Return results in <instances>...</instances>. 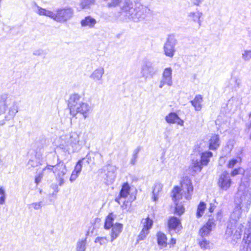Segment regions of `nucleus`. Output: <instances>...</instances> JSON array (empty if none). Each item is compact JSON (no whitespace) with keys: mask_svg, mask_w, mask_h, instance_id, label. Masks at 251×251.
<instances>
[{"mask_svg":"<svg viewBox=\"0 0 251 251\" xmlns=\"http://www.w3.org/2000/svg\"><path fill=\"white\" fill-rule=\"evenodd\" d=\"M27 165L29 168L30 167H34L37 165V163L33 160H30L27 163Z\"/></svg>","mask_w":251,"mask_h":251,"instance_id":"obj_49","label":"nucleus"},{"mask_svg":"<svg viewBox=\"0 0 251 251\" xmlns=\"http://www.w3.org/2000/svg\"><path fill=\"white\" fill-rule=\"evenodd\" d=\"M232 181L227 171L223 172L220 176L218 184L223 190H227L231 186Z\"/></svg>","mask_w":251,"mask_h":251,"instance_id":"obj_14","label":"nucleus"},{"mask_svg":"<svg viewBox=\"0 0 251 251\" xmlns=\"http://www.w3.org/2000/svg\"><path fill=\"white\" fill-rule=\"evenodd\" d=\"M177 44V40L174 36H168L166 42L164 44L163 50L166 56L172 58L176 52L175 47Z\"/></svg>","mask_w":251,"mask_h":251,"instance_id":"obj_12","label":"nucleus"},{"mask_svg":"<svg viewBox=\"0 0 251 251\" xmlns=\"http://www.w3.org/2000/svg\"><path fill=\"white\" fill-rule=\"evenodd\" d=\"M68 106L71 115L74 117L77 114H80L86 119L92 110L91 104L84 101L78 94H73L70 96Z\"/></svg>","mask_w":251,"mask_h":251,"instance_id":"obj_3","label":"nucleus"},{"mask_svg":"<svg viewBox=\"0 0 251 251\" xmlns=\"http://www.w3.org/2000/svg\"><path fill=\"white\" fill-rule=\"evenodd\" d=\"M238 162L237 159H233L229 161L228 163L227 167L229 168H232L234 167L235 165Z\"/></svg>","mask_w":251,"mask_h":251,"instance_id":"obj_44","label":"nucleus"},{"mask_svg":"<svg viewBox=\"0 0 251 251\" xmlns=\"http://www.w3.org/2000/svg\"><path fill=\"white\" fill-rule=\"evenodd\" d=\"M168 226L170 230H174L176 232L179 231L181 228L179 219L175 217H171L168 221Z\"/></svg>","mask_w":251,"mask_h":251,"instance_id":"obj_18","label":"nucleus"},{"mask_svg":"<svg viewBox=\"0 0 251 251\" xmlns=\"http://www.w3.org/2000/svg\"><path fill=\"white\" fill-rule=\"evenodd\" d=\"M0 195L5 196V190L2 187H0Z\"/></svg>","mask_w":251,"mask_h":251,"instance_id":"obj_54","label":"nucleus"},{"mask_svg":"<svg viewBox=\"0 0 251 251\" xmlns=\"http://www.w3.org/2000/svg\"><path fill=\"white\" fill-rule=\"evenodd\" d=\"M202 15V13L201 12L197 11L195 12H190L188 15V17L190 20H191L195 22H197L199 24V26L200 27L201 23L200 18Z\"/></svg>","mask_w":251,"mask_h":251,"instance_id":"obj_27","label":"nucleus"},{"mask_svg":"<svg viewBox=\"0 0 251 251\" xmlns=\"http://www.w3.org/2000/svg\"><path fill=\"white\" fill-rule=\"evenodd\" d=\"M149 231L146 230V228H142V230L140 232L139 235L137 237V241L144 240L149 234Z\"/></svg>","mask_w":251,"mask_h":251,"instance_id":"obj_35","label":"nucleus"},{"mask_svg":"<svg viewBox=\"0 0 251 251\" xmlns=\"http://www.w3.org/2000/svg\"><path fill=\"white\" fill-rule=\"evenodd\" d=\"M206 208V204L204 202L201 201L199 204L196 213L197 217H201L204 213V211Z\"/></svg>","mask_w":251,"mask_h":251,"instance_id":"obj_31","label":"nucleus"},{"mask_svg":"<svg viewBox=\"0 0 251 251\" xmlns=\"http://www.w3.org/2000/svg\"><path fill=\"white\" fill-rule=\"evenodd\" d=\"M53 165L47 164L42 170V173L45 176H48L51 172H53Z\"/></svg>","mask_w":251,"mask_h":251,"instance_id":"obj_36","label":"nucleus"},{"mask_svg":"<svg viewBox=\"0 0 251 251\" xmlns=\"http://www.w3.org/2000/svg\"><path fill=\"white\" fill-rule=\"evenodd\" d=\"M158 70L154 67L152 61L145 58L141 66L140 74L143 77L147 79L148 77H153L158 73Z\"/></svg>","mask_w":251,"mask_h":251,"instance_id":"obj_10","label":"nucleus"},{"mask_svg":"<svg viewBox=\"0 0 251 251\" xmlns=\"http://www.w3.org/2000/svg\"><path fill=\"white\" fill-rule=\"evenodd\" d=\"M220 141L218 135H213L209 141V148L211 150H216L220 146Z\"/></svg>","mask_w":251,"mask_h":251,"instance_id":"obj_24","label":"nucleus"},{"mask_svg":"<svg viewBox=\"0 0 251 251\" xmlns=\"http://www.w3.org/2000/svg\"><path fill=\"white\" fill-rule=\"evenodd\" d=\"M5 201V196H1L0 197V204H3Z\"/></svg>","mask_w":251,"mask_h":251,"instance_id":"obj_52","label":"nucleus"},{"mask_svg":"<svg viewBox=\"0 0 251 251\" xmlns=\"http://www.w3.org/2000/svg\"><path fill=\"white\" fill-rule=\"evenodd\" d=\"M107 172L106 174V179L109 183H113L116 177L118 168L115 165H108L107 166Z\"/></svg>","mask_w":251,"mask_h":251,"instance_id":"obj_16","label":"nucleus"},{"mask_svg":"<svg viewBox=\"0 0 251 251\" xmlns=\"http://www.w3.org/2000/svg\"><path fill=\"white\" fill-rule=\"evenodd\" d=\"M82 163H83V159H80L77 162L76 165L75 167L74 171L75 172H77L79 173H80L82 169Z\"/></svg>","mask_w":251,"mask_h":251,"instance_id":"obj_40","label":"nucleus"},{"mask_svg":"<svg viewBox=\"0 0 251 251\" xmlns=\"http://www.w3.org/2000/svg\"><path fill=\"white\" fill-rule=\"evenodd\" d=\"M192 2L196 5H199L203 0H191Z\"/></svg>","mask_w":251,"mask_h":251,"instance_id":"obj_51","label":"nucleus"},{"mask_svg":"<svg viewBox=\"0 0 251 251\" xmlns=\"http://www.w3.org/2000/svg\"><path fill=\"white\" fill-rule=\"evenodd\" d=\"M82 144L80 135L76 132H72L60 137V148L69 153L79 151L82 148Z\"/></svg>","mask_w":251,"mask_h":251,"instance_id":"obj_8","label":"nucleus"},{"mask_svg":"<svg viewBox=\"0 0 251 251\" xmlns=\"http://www.w3.org/2000/svg\"><path fill=\"white\" fill-rule=\"evenodd\" d=\"M104 74V69L102 67H100L92 73L90 75V78L95 81H100Z\"/></svg>","mask_w":251,"mask_h":251,"instance_id":"obj_19","label":"nucleus"},{"mask_svg":"<svg viewBox=\"0 0 251 251\" xmlns=\"http://www.w3.org/2000/svg\"><path fill=\"white\" fill-rule=\"evenodd\" d=\"M202 102V97L201 95H197L194 99L191 101L192 105L195 108L196 111H200L202 108L201 103Z\"/></svg>","mask_w":251,"mask_h":251,"instance_id":"obj_25","label":"nucleus"},{"mask_svg":"<svg viewBox=\"0 0 251 251\" xmlns=\"http://www.w3.org/2000/svg\"><path fill=\"white\" fill-rule=\"evenodd\" d=\"M44 176H45L42 172L39 173L36 176L35 178V182L37 185H38L41 181L42 179Z\"/></svg>","mask_w":251,"mask_h":251,"instance_id":"obj_41","label":"nucleus"},{"mask_svg":"<svg viewBox=\"0 0 251 251\" xmlns=\"http://www.w3.org/2000/svg\"><path fill=\"white\" fill-rule=\"evenodd\" d=\"M242 58L245 61H249L251 59V50H245L242 51Z\"/></svg>","mask_w":251,"mask_h":251,"instance_id":"obj_34","label":"nucleus"},{"mask_svg":"<svg viewBox=\"0 0 251 251\" xmlns=\"http://www.w3.org/2000/svg\"><path fill=\"white\" fill-rule=\"evenodd\" d=\"M53 173L54 175L55 179L60 186H63L66 181L67 177L66 175L68 172L67 167L64 162L57 156V163L53 165Z\"/></svg>","mask_w":251,"mask_h":251,"instance_id":"obj_9","label":"nucleus"},{"mask_svg":"<svg viewBox=\"0 0 251 251\" xmlns=\"http://www.w3.org/2000/svg\"><path fill=\"white\" fill-rule=\"evenodd\" d=\"M111 232L110 233L111 237V242H113L114 240L116 239L120 233L122 231L123 225L121 224L117 223L112 226Z\"/></svg>","mask_w":251,"mask_h":251,"instance_id":"obj_23","label":"nucleus"},{"mask_svg":"<svg viewBox=\"0 0 251 251\" xmlns=\"http://www.w3.org/2000/svg\"><path fill=\"white\" fill-rule=\"evenodd\" d=\"M249 118L250 119V124H248V126L250 128L251 127V112L249 115Z\"/></svg>","mask_w":251,"mask_h":251,"instance_id":"obj_56","label":"nucleus"},{"mask_svg":"<svg viewBox=\"0 0 251 251\" xmlns=\"http://www.w3.org/2000/svg\"><path fill=\"white\" fill-rule=\"evenodd\" d=\"M109 8L120 5L125 16L134 22L143 20L150 13V9L140 3H133L129 0H104Z\"/></svg>","mask_w":251,"mask_h":251,"instance_id":"obj_1","label":"nucleus"},{"mask_svg":"<svg viewBox=\"0 0 251 251\" xmlns=\"http://www.w3.org/2000/svg\"><path fill=\"white\" fill-rule=\"evenodd\" d=\"M114 220L113 214L110 213L107 217L105 220L104 228L105 229H109L113 226V221Z\"/></svg>","mask_w":251,"mask_h":251,"instance_id":"obj_32","label":"nucleus"},{"mask_svg":"<svg viewBox=\"0 0 251 251\" xmlns=\"http://www.w3.org/2000/svg\"><path fill=\"white\" fill-rule=\"evenodd\" d=\"M234 209L230 214L229 222L227 225L226 235L228 237H232L235 240L241 238L243 226L238 223L242 212H245L242 208L234 205Z\"/></svg>","mask_w":251,"mask_h":251,"instance_id":"obj_5","label":"nucleus"},{"mask_svg":"<svg viewBox=\"0 0 251 251\" xmlns=\"http://www.w3.org/2000/svg\"><path fill=\"white\" fill-rule=\"evenodd\" d=\"M141 147L140 146H138L137 147L134 151H133V155H137V156H138V153L139 152H140V151L141 150Z\"/></svg>","mask_w":251,"mask_h":251,"instance_id":"obj_50","label":"nucleus"},{"mask_svg":"<svg viewBox=\"0 0 251 251\" xmlns=\"http://www.w3.org/2000/svg\"><path fill=\"white\" fill-rule=\"evenodd\" d=\"M215 225L213 219H210L206 224L203 226L200 230L199 234L201 237H204L209 235L212 228Z\"/></svg>","mask_w":251,"mask_h":251,"instance_id":"obj_15","label":"nucleus"},{"mask_svg":"<svg viewBox=\"0 0 251 251\" xmlns=\"http://www.w3.org/2000/svg\"><path fill=\"white\" fill-rule=\"evenodd\" d=\"M215 206L214 205V204L210 203V207H209V208L208 209L210 213L213 212V211H214V210L215 209Z\"/></svg>","mask_w":251,"mask_h":251,"instance_id":"obj_53","label":"nucleus"},{"mask_svg":"<svg viewBox=\"0 0 251 251\" xmlns=\"http://www.w3.org/2000/svg\"><path fill=\"white\" fill-rule=\"evenodd\" d=\"M5 124V121L4 120H2L0 121V126H2Z\"/></svg>","mask_w":251,"mask_h":251,"instance_id":"obj_57","label":"nucleus"},{"mask_svg":"<svg viewBox=\"0 0 251 251\" xmlns=\"http://www.w3.org/2000/svg\"><path fill=\"white\" fill-rule=\"evenodd\" d=\"M130 189V186L127 183H124L119 196L115 199V201L120 204L122 199H125L129 195Z\"/></svg>","mask_w":251,"mask_h":251,"instance_id":"obj_17","label":"nucleus"},{"mask_svg":"<svg viewBox=\"0 0 251 251\" xmlns=\"http://www.w3.org/2000/svg\"><path fill=\"white\" fill-rule=\"evenodd\" d=\"M79 173L76 172L74 170L73 171L72 173L71 174V176L70 178V180L71 182H73L74 181L78 176L79 175Z\"/></svg>","mask_w":251,"mask_h":251,"instance_id":"obj_42","label":"nucleus"},{"mask_svg":"<svg viewBox=\"0 0 251 251\" xmlns=\"http://www.w3.org/2000/svg\"><path fill=\"white\" fill-rule=\"evenodd\" d=\"M212 153L210 151H205L201 153V155H198L199 158L192 159L194 170L195 171H201L202 166L206 165L209 161V158L212 156Z\"/></svg>","mask_w":251,"mask_h":251,"instance_id":"obj_11","label":"nucleus"},{"mask_svg":"<svg viewBox=\"0 0 251 251\" xmlns=\"http://www.w3.org/2000/svg\"><path fill=\"white\" fill-rule=\"evenodd\" d=\"M172 72L173 70L171 67L166 68L164 70L159 82V88H162L165 85L169 86H171L173 85Z\"/></svg>","mask_w":251,"mask_h":251,"instance_id":"obj_13","label":"nucleus"},{"mask_svg":"<svg viewBox=\"0 0 251 251\" xmlns=\"http://www.w3.org/2000/svg\"><path fill=\"white\" fill-rule=\"evenodd\" d=\"M95 1V0H81L80 6L82 9L86 8L93 4Z\"/></svg>","mask_w":251,"mask_h":251,"instance_id":"obj_37","label":"nucleus"},{"mask_svg":"<svg viewBox=\"0 0 251 251\" xmlns=\"http://www.w3.org/2000/svg\"><path fill=\"white\" fill-rule=\"evenodd\" d=\"M240 174H243L244 176H245V171L243 169L241 168L233 170L231 173V175L233 176H234Z\"/></svg>","mask_w":251,"mask_h":251,"instance_id":"obj_38","label":"nucleus"},{"mask_svg":"<svg viewBox=\"0 0 251 251\" xmlns=\"http://www.w3.org/2000/svg\"><path fill=\"white\" fill-rule=\"evenodd\" d=\"M142 223L143 225V228H146V230L149 231L152 227L153 221L151 219L148 217L146 219H143L142 221Z\"/></svg>","mask_w":251,"mask_h":251,"instance_id":"obj_33","label":"nucleus"},{"mask_svg":"<svg viewBox=\"0 0 251 251\" xmlns=\"http://www.w3.org/2000/svg\"><path fill=\"white\" fill-rule=\"evenodd\" d=\"M181 185V190L179 187L175 186L172 192L173 200L176 203L175 212L179 215L184 212L185 208L181 203H177V201L181 199L182 197L187 200L191 199L194 190L191 180L188 176L183 177Z\"/></svg>","mask_w":251,"mask_h":251,"instance_id":"obj_2","label":"nucleus"},{"mask_svg":"<svg viewBox=\"0 0 251 251\" xmlns=\"http://www.w3.org/2000/svg\"><path fill=\"white\" fill-rule=\"evenodd\" d=\"M19 102L11 95L3 94L0 97V112L3 113L5 121L13 119L19 109Z\"/></svg>","mask_w":251,"mask_h":251,"instance_id":"obj_7","label":"nucleus"},{"mask_svg":"<svg viewBox=\"0 0 251 251\" xmlns=\"http://www.w3.org/2000/svg\"><path fill=\"white\" fill-rule=\"evenodd\" d=\"M169 244L174 245L176 244V240L174 238H172Z\"/></svg>","mask_w":251,"mask_h":251,"instance_id":"obj_55","label":"nucleus"},{"mask_svg":"<svg viewBox=\"0 0 251 251\" xmlns=\"http://www.w3.org/2000/svg\"><path fill=\"white\" fill-rule=\"evenodd\" d=\"M42 202H34L31 203L30 206L35 210L40 209L42 207Z\"/></svg>","mask_w":251,"mask_h":251,"instance_id":"obj_43","label":"nucleus"},{"mask_svg":"<svg viewBox=\"0 0 251 251\" xmlns=\"http://www.w3.org/2000/svg\"><path fill=\"white\" fill-rule=\"evenodd\" d=\"M138 157V156L132 154V156L130 162V164H131L132 165H135V164L137 162Z\"/></svg>","mask_w":251,"mask_h":251,"instance_id":"obj_46","label":"nucleus"},{"mask_svg":"<svg viewBox=\"0 0 251 251\" xmlns=\"http://www.w3.org/2000/svg\"><path fill=\"white\" fill-rule=\"evenodd\" d=\"M165 120L167 123L170 124L176 123L180 126L183 125V121L180 119L175 113H170L165 117Z\"/></svg>","mask_w":251,"mask_h":251,"instance_id":"obj_20","label":"nucleus"},{"mask_svg":"<svg viewBox=\"0 0 251 251\" xmlns=\"http://www.w3.org/2000/svg\"><path fill=\"white\" fill-rule=\"evenodd\" d=\"M163 188V185L159 182H156L152 189V198L154 201H156L158 200V198L161 195L162 190Z\"/></svg>","mask_w":251,"mask_h":251,"instance_id":"obj_21","label":"nucleus"},{"mask_svg":"<svg viewBox=\"0 0 251 251\" xmlns=\"http://www.w3.org/2000/svg\"><path fill=\"white\" fill-rule=\"evenodd\" d=\"M96 23V19L90 16L85 17L80 22L81 26L88 27L90 28L94 27Z\"/></svg>","mask_w":251,"mask_h":251,"instance_id":"obj_22","label":"nucleus"},{"mask_svg":"<svg viewBox=\"0 0 251 251\" xmlns=\"http://www.w3.org/2000/svg\"><path fill=\"white\" fill-rule=\"evenodd\" d=\"M157 243L159 246L162 248L167 246V237L165 234L161 232H159L157 234Z\"/></svg>","mask_w":251,"mask_h":251,"instance_id":"obj_29","label":"nucleus"},{"mask_svg":"<svg viewBox=\"0 0 251 251\" xmlns=\"http://www.w3.org/2000/svg\"><path fill=\"white\" fill-rule=\"evenodd\" d=\"M36 9L35 12L41 16H46L50 17L57 22L64 23L70 20L74 16V10L72 8L66 6L63 8H57L55 12L48 10L38 6L34 3Z\"/></svg>","mask_w":251,"mask_h":251,"instance_id":"obj_4","label":"nucleus"},{"mask_svg":"<svg viewBox=\"0 0 251 251\" xmlns=\"http://www.w3.org/2000/svg\"><path fill=\"white\" fill-rule=\"evenodd\" d=\"M58 184H52L51 185V188L54 190V192L53 193V195H56L59 191Z\"/></svg>","mask_w":251,"mask_h":251,"instance_id":"obj_45","label":"nucleus"},{"mask_svg":"<svg viewBox=\"0 0 251 251\" xmlns=\"http://www.w3.org/2000/svg\"><path fill=\"white\" fill-rule=\"evenodd\" d=\"M198 244L201 248L203 250H210L212 247V244L204 237H200L198 239Z\"/></svg>","mask_w":251,"mask_h":251,"instance_id":"obj_28","label":"nucleus"},{"mask_svg":"<svg viewBox=\"0 0 251 251\" xmlns=\"http://www.w3.org/2000/svg\"><path fill=\"white\" fill-rule=\"evenodd\" d=\"M242 179L237 193L234 198V205L243 209L245 212L249 211L251 205V187L250 186L249 178L244 182Z\"/></svg>","mask_w":251,"mask_h":251,"instance_id":"obj_6","label":"nucleus"},{"mask_svg":"<svg viewBox=\"0 0 251 251\" xmlns=\"http://www.w3.org/2000/svg\"><path fill=\"white\" fill-rule=\"evenodd\" d=\"M33 54L36 56H41L44 54V50L42 49L37 50L34 51Z\"/></svg>","mask_w":251,"mask_h":251,"instance_id":"obj_47","label":"nucleus"},{"mask_svg":"<svg viewBox=\"0 0 251 251\" xmlns=\"http://www.w3.org/2000/svg\"><path fill=\"white\" fill-rule=\"evenodd\" d=\"M86 244V238L78 240L76 244V251H85Z\"/></svg>","mask_w":251,"mask_h":251,"instance_id":"obj_30","label":"nucleus"},{"mask_svg":"<svg viewBox=\"0 0 251 251\" xmlns=\"http://www.w3.org/2000/svg\"><path fill=\"white\" fill-rule=\"evenodd\" d=\"M95 242L96 243H99L100 245H103L106 244L107 243V240L106 237H97L95 239Z\"/></svg>","mask_w":251,"mask_h":251,"instance_id":"obj_39","label":"nucleus"},{"mask_svg":"<svg viewBox=\"0 0 251 251\" xmlns=\"http://www.w3.org/2000/svg\"><path fill=\"white\" fill-rule=\"evenodd\" d=\"M243 241H245V245L242 249V251H251V232L244 233Z\"/></svg>","mask_w":251,"mask_h":251,"instance_id":"obj_26","label":"nucleus"},{"mask_svg":"<svg viewBox=\"0 0 251 251\" xmlns=\"http://www.w3.org/2000/svg\"><path fill=\"white\" fill-rule=\"evenodd\" d=\"M82 159H83V161L86 160V162L88 164L90 163L92 161L90 153H88L86 157L85 158H83Z\"/></svg>","mask_w":251,"mask_h":251,"instance_id":"obj_48","label":"nucleus"}]
</instances>
